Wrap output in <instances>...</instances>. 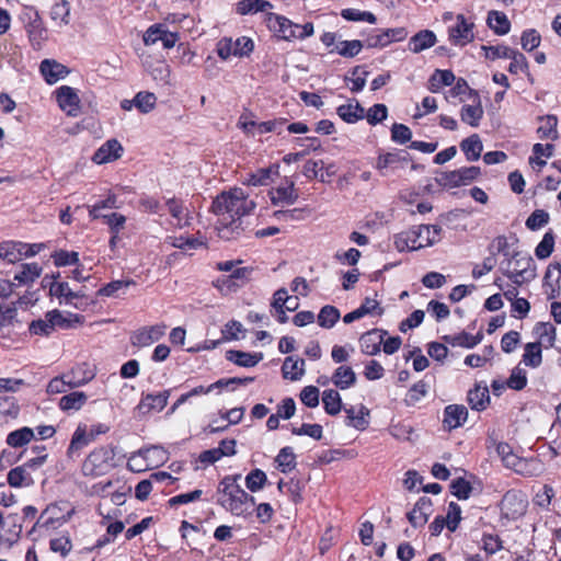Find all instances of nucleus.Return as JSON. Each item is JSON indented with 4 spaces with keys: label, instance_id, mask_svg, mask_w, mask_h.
Segmentation results:
<instances>
[{
    "label": "nucleus",
    "instance_id": "1",
    "mask_svg": "<svg viewBox=\"0 0 561 561\" xmlns=\"http://www.w3.org/2000/svg\"><path fill=\"white\" fill-rule=\"evenodd\" d=\"M210 211L217 217L216 230L220 239L230 241L242 234V218L245 216V195L242 188L236 187L217 195Z\"/></svg>",
    "mask_w": 561,
    "mask_h": 561
},
{
    "label": "nucleus",
    "instance_id": "2",
    "mask_svg": "<svg viewBox=\"0 0 561 561\" xmlns=\"http://www.w3.org/2000/svg\"><path fill=\"white\" fill-rule=\"evenodd\" d=\"M117 466V447L105 444L90 450L81 462L80 472L84 478L96 479L108 474Z\"/></svg>",
    "mask_w": 561,
    "mask_h": 561
},
{
    "label": "nucleus",
    "instance_id": "3",
    "mask_svg": "<svg viewBox=\"0 0 561 561\" xmlns=\"http://www.w3.org/2000/svg\"><path fill=\"white\" fill-rule=\"evenodd\" d=\"M241 480L240 473L226 476L218 486V503L237 516L243 515L245 512V491L240 484Z\"/></svg>",
    "mask_w": 561,
    "mask_h": 561
},
{
    "label": "nucleus",
    "instance_id": "4",
    "mask_svg": "<svg viewBox=\"0 0 561 561\" xmlns=\"http://www.w3.org/2000/svg\"><path fill=\"white\" fill-rule=\"evenodd\" d=\"M27 35L28 43L34 50L43 48L48 39V30L35 7L25 5L19 16Z\"/></svg>",
    "mask_w": 561,
    "mask_h": 561
},
{
    "label": "nucleus",
    "instance_id": "5",
    "mask_svg": "<svg viewBox=\"0 0 561 561\" xmlns=\"http://www.w3.org/2000/svg\"><path fill=\"white\" fill-rule=\"evenodd\" d=\"M528 502L520 491L508 490L500 503L501 517L506 520H518L527 513Z\"/></svg>",
    "mask_w": 561,
    "mask_h": 561
},
{
    "label": "nucleus",
    "instance_id": "6",
    "mask_svg": "<svg viewBox=\"0 0 561 561\" xmlns=\"http://www.w3.org/2000/svg\"><path fill=\"white\" fill-rule=\"evenodd\" d=\"M474 23L463 14L456 15V23L448 28L449 42L454 46H467L474 39Z\"/></svg>",
    "mask_w": 561,
    "mask_h": 561
},
{
    "label": "nucleus",
    "instance_id": "7",
    "mask_svg": "<svg viewBox=\"0 0 561 561\" xmlns=\"http://www.w3.org/2000/svg\"><path fill=\"white\" fill-rule=\"evenodd\" d=\"M56 102L68 116L77 117L81 112V101L75 88L61 85L54 91Z\"/></svg>",
    "mask_w": 561,
    "mask_h": 561
},
{
    "label": "nucleus",
    "instance_id": "8",
    "mask_svg": "<svg viewBox=\"0 0 561 561\" xmlns=\"http://www.w3.org/2000/svg\"><path fill=\"white\" fill-rule=\"evenodd\" d=\"M263 23L277 41H295L296 36L291 30V20L289 18L276 13H267L263 16Z\"/></svg>",
    "mask_w": 561,
    "mask_h": 561
},
{
    "label": "nucleus",
    "instance_id": "9",
    "mask_svg": "<svg viewBox=\"0 0 561 561\" xmlns=\"http://www.w3.org/2000/svg\"><path fill=\"white\" fill-rule=\"evenodd\" d=\"M410 161L411 154L404 150L379 151L374 167L380 175H387L388 170L398 169Z\"/></svg>",
    "mask_w": 561,
    "mask_h": 561
},
{
    "label": "nucleus",
    "instance_id": "10",
    "mask_svg": "<svg viewBox=\"0 0 561 561\" xmlns=\"http://www.w3.org/2000/svg\"><path fill=\"white\" fill-rule=\"evenodd\" d=\"M165 330L167 325L164 323L142 327L131 333L130 344L138 348L149 346L161 340L165 334Z\"/></svg>",
    "mask_w": 561,
    "mask_h": 561
},
{
    "label": "nucleus",
    "instance_id": "11",
    "mask_svg": "<svg viewBox=\"0 0 561 561\" xmlns=\"http://www.w3.org/2000/svg\"><path fill=\"white\" fill-rule=\"evenodd\" d=\"M409 32L404 26H398L397 28L379 30L377 33L369 34L366 38L367 47H386L391 45L392 42L404 41L408 37Z\"/></svg>",
    "mask_w": 561,
    "mask_h": 561
},
{
    "label": "nucleus",
    "instance_id": "12",
    "mask_svg": "<svg viewBox=\"0 0 561 561\" xmlns=\"http://www.w3.org/2000/svg\"><path fill=\"white\" fill-rule=\"evenodd\" d=\"M518 252L512 257L515 260V267L512 272H506L507 278L520 286L523 280H530L536 277V266L531 256L516 259Z\"/></svg>",
    "mask_w": 561,
    "mask_h": 561
},
{
    "label": "nucleus",
    "instance_id": "13",
    "mask_svg": "<svg viewBox=\"0 0 561 561\" xmlns=\"http://www.w3.org/2000/svg\"><path fill=\"white\" fill-rule=\"evenodd\" d=\"M298 197L299 193L294 181L286 180L285 183L270 190V199L275 206L293 205Z\"/></svg>",
    "mask_w": 561,
    "mask_h": 561
},
{
    "label": "nucleus",
    "instance_id": "14",
    "mask_svg": "<svg viewBox=\"0 0 561 561\" xmlns=\"http://www.w3.org/2000/svg\"><path fill=\"white\" fill-rule=\"evenodd\" d=\"M170 390H163L159 393L142 394L137 410L139 414L146 415L152 412H161L168 404Z\"/></svg>",
    "mask_w": 561,
    "mask_h": 561
},
{
    "label": "nucleus",
    "instance_id": "15",
    "mask_svg": "<svg viewBox=\"0 0 561 561\" xmlns=\"http://www.w3.org/2000/svg\"><path fill=\"white\" fill-rule=\"evenodd\" d=\"M433 513V503L431 497L422 496L416 500L412 511L407 514V518L412 527H423Z\"/></svg>",
    "mask_w": 561,
    "mask_h": 561
},
{
    "label": "nucleus",
    "instance_id": "16",
    "mask_svg": "<svg viewBox=\"0 0 561 561\" xmlns=\"http://www.w3.org/2000/svg\"><path fill=\"white\" fill-rule=\"evenodd\" d=\"M39 72L48 84H55L61 79H65L70 69L55 59H44L39 64Z\"/></svg>",
    "mask_w": 561,
    "mask_h": 561
},
{
    "label": "nucleus",
    "instance_id": "17",
    "mask_svg": "<svg viewBox=\"0 0 561 561\" xmlns=\"http://www.w3.org/2000/svg\"><path fill=\"white\" fill-rule=\"evenodd\" d=\"M245 279V267H239L230 275H222L214 280L213 285L222 295L234 293L238 288H241Z\"/></svg>",
    "mask_w": 561,
    "mask_h": 561
},
{
    "label": "nucleus",
    "instance_id": "18",
    "mask_svg": "<svg viewBox=\"0 0 561 561\" xmlns=\"http://www.w3.org/2000/svg\"><path fill=\"white\" fill-rule=\"evenodd\" d=\"M123 150L117 139H108L94 152L92 161L96 164L115 161L121 158Z\"/></svg>",
    "mask_w": 561,
    "mask_h": 561
},
{
    "label": "nucleus",
    "instance_id": "19",
    "mask_svg": "<svg viewBox=\"0 0 561 561\" xmlns=\"http://www.w3.org/2000/svg\"><path fill=\"white\" fill-rule=\"evenodd\" d=\"M92 442V438L88 434L87 425H78L66 450L67 458L75 459L76 457H79L81 450Z\"/></svg>",
    "mask_w": 561,
    "mask_h": 561
},
{
    "label": "nucleus",
    "instance_id": "20",
    "mask_svg": "<svg viewBox=\"0 0 561 561\" xmlns=\"http://www.w3.org/2000/svg\"><path fill=\"white\" fill-rule=\"evenodd\" d=\"M237 38L232 41L231 37H222L216 45V51L222 60H228L231 57H242L244 55L245 43L242 44V39Z\"/></svg>",
    "mask_w": 561,
    "mask_h": 561
},
{
    "label": "nucleus",
    "instance_id": "21",
    "mask_svg": "<svg viewBox=\"0 0 561 561\" xmlns=\"http://www.w3.org/2000/svg\"><path fill=\"white\" fill-rule=\"evenodd\" d=\"M336 114L340 119L347 124L357 123L365 117V108L357 100H350L347 104L336 107Z\"/></svg>",
    "mask_w": 561,
    "mask_h": 561
},
{
    "label": "nucleus",
    "instance_id": "22",
    "mask_svg": "<svg viewBox=\"0 0 561 561\" xmlns=\"http://www.w3.org/2000/svg\"><path fill=\"white\" fill-rule=\"evenodd\" d=\"M165 206L172 218L175 219V227L182 229L191 225L192 216L190 211L184 206L182 199L176 197H171L165 201Z\"/></svg>",
    "mask_w": 561,
    "mask_h": 561
},
{
    "label": "nucleus",
    "instance_id": "23",
    "mask_svg": "<svg viewBox=\"0 0 561 561\" xmlns=\"http://www.w3.org/2000/svg\"><path fill=\"white\" fill-rule=\"evenodd\" d=\"M468 416L469 412L466 407L458 405V403H451L444 409L443 422L449 430L458 428V426H461L467 422Z\"/></svg>",
    "mask_w": 561,
    "mask_h": 561
},
{
    "label": "nucleus",
    "instance_id": "24",
    "mask_svg": "<svg viewBox=\"0 0 561 561\" xmlns=\"http://www.w3.org/2000/svg\"><path fill=\"white\" fill-rule=\"evenodd\" d=\"M385 334H387L386 331L378 332V330L362 334L359 339L362 353L366 355L379 354Z\"/></svg>",
    "mask_w": 561,
    "mask_h": 561
},
{
    "label": "nucleus",
    "instance_id": "25",
    "mask_svg": "<svg viewBox=\"0 0 561 561\" xmlns=\"http://www.w3.org/2000/svg\"><path fill=\"white\" fill-rule=\"evenodd\" d=\"M420 232L417 238L419 249L433 245L442 240L443 227L437 225H420L416 226V233Z\"/></svg>",
    "mask_w": 561,
    "mask_h": 561
},
{
    "label": "nucleus",
    "instance_id": "26",
    "mask_svg": "<svg viewBox=\"0 0 561 561\" xmlns=\"http://www.w3.org/2000/svg\"><path fill=\"white\" fill-rule=\"evenodd\" d=\"M437 43V36L431 30H423L416 32L414 36L410 37L409 49L413 54H420L422 50L435 46Z\"/></svg>",
    "mask_w": 561,
    "mask_h": 561
},
{
    "label": "nucleus",
    "instance_id": "27",
    "mask_svg": "<svg viewBox=\"0 0 561 561\" xmlns=\"http://www.w3.org/2000/svg\"><path fill=\"white\" fill-rule=\"evenodd\" d=\"M420 232L416 233V226L393 236V244L397 251H415L419 250L417 238Z\"/></svg>",
    "mask_w": 561,
    "mask_h": 561
},
{
    "label": "nucleus",
    "instance_id": "28",
    "mask_svg": "<svg viewBox=\"0 0 561 561\" xmlns=\"http://www.w3.org/2000/svg\"><path fill=\"white\" fill-rule=\"evenodd\" d=\"M93 374L90 371L85 377L79 380L69 379L66 380L65 377H68V375H65L62 377H55L53 378L48 385H47V393L49 394H57L62 393L67 390V388H76L81 385H84L89 380L93 378Z\"/></svg>",
    "mask_w": 561,
    "mask_h": 561
},
{
    "label": "nucleus",
    "instance_id": "29",
    "mask_svg": "<svg viewBox=\"0 0 561 561\" xmlns=\"http://www.w3.org/2000/svg\"><path fill=\"white\" fill-rule=\"evenodd\" d=\"M20 411L19 400L14 396H0V426L15 420Z\"/></svg>",
    "mask_w": 561,
    "mask_h": 561
},
{
    "label": "nucleus",
    "instance_id": "30",
    "mask_svg": "<svg viewBox=\"0 0 561 561\" xmlns=\"http://www.w3.org/2000/svg\"><path fill=\"white\" fill-rule=\"evenodd\" d=\"M357 377L355 371L350 365H340L336 369L333 370L331 381L332 383L340 389H347L353 387L356 383Z\"/></svg>",
    "mask_w": 561,
    "mask_h": 561
},
{
    "label": "nucleus",
    "instance_id": "31",
    "mask_svg": "<svg viewBox=\"0 0 561 561\" xmlns=\"http://www.w3.org/2000/svg\"><path fill=\"white\" fill-rule=\"evenodd\" d=\"M486 24L493 33L505 35L511 31L512 24L503 11L491 10L486 15Z\"/></svg>",
    "mask_w": 561,
    "mask_h": 561
},
{
    "label": "nucleus",
    "instance_id": "32",
    "mask_svg": "<svg viewBox=\"0 0 561 561\" xmlns=\"http://www.w3.org/2000/svg\"><path fill=\"white\" fill-rule=\"evenodd\" d=\"M24 242L8 240L0 243V257L8 263H16L23 259Z\"/></svg>",
    "mask_w": 561,
    "mask_h": 561
},
{
    "label": "nucleus",
    "instance_id": "33",
    "mask_svg": "<svg viewBox=\"0 0 561 561\" xmlns=\"http://www.w3.org/2000/svg\"><path fill=\"white\" fill-rule=\"evenodd\" d=\"M467 400L471 409L477 411L485 410L490 403L488 386L474 385V387L468 391Z\"/></svg>",
    "mask_w": 561,
    "mask_h": 561
},
{
    "label": "nucleus",
    "instance_id": "34",
    "mask_svg": "<svg viewBox=\"0 0 561 561\" xmlns=\"http://www.w3.org/2000/svg\"><path fill=\"white\" fill-rule=\"evenodd\" d=\"M482 340V333L470 334L468 332H460L457 334L443 335V341L451 346H461L466 348H472L478 345Z\"/></svg>",
    "mask_w": 561,
    "mask_h": 561
},
{
    "label": "nucleus",
    "instance_id": "35",
    "mask_svg": "<svg viewBox=\"0 0 561 561\" xmlns=\"http://www.w3.org/2000/svg\"><path fill=\"white\" fill-rule=\"evenodd\" d=\"M473 105H463L460 111L461 121L470 126H479L483 116V107L478 93V99H472Z\"/></svg>",
    "mask_w": 561,
    "mask_h": 561
},
{
    "label": "nucleus",
    "instance_id": "36",
    "mask_svg": "<svg viewBox=\"0 0 561 561\" xmlns=\"http://www.w3.org/2000/svg\"><path fill=\"white\" fill-rule=\"evenodd\" d=\"M277 489L280 492H286L289 500L294 504H301L302 503V491L305 489L304 483H301L300 480H296V478H290L287 482H284V480H280L277 483Z\"/></svg>",
    "mask_w": 561,
    "mask_h": 561
},
{
    "label": "nucleus",
    "instance_id": "37",
    "mask_svg": "<svg viewBox=\"0 0 561 561\" xmlns=\"http://www.w3.org/2000/svg\"><path fill=\"white\" fill-rule=\"evenodd\" d=\"M48 321L51 324L53 332L58 329H70L73 328L76 323L81 322V316L79 314H70L69 317H65L58 309H54L47 311Z\"/></svg>",
    "mask_w": 561,
    "mask_h": 561
},
{
    "label": "nucleus",
    "instance_id": "38",
    "mask_svg": "<svg viewBox=\"0 0 561 561\" xmlns=\"http://www.w3.org/2000/svg\"><path fill=\"white\" fill-rule=\"evenodd\" d=\"M283 377L290 380H298L305 373V360L301 357L287 356L283 363Z\"/></svg>",
    "mask_w": 561,
    "mask_h": 561
},
{
    "label": "nucleus",
    "instance_id": "39",
    "mask_svg": "<svg viewBox=\"0 0 561 561\" xmlns=\"http://www.w3.org/2000/svg\"><path fill=\"white\" fill-rule=\"evenodd\" d=\"M534 333L537 334L540 342V347L545 346L550 348L554 346L557 341L556 327L548 322H539L534 327Z\"/></svg>",
    "mask_w": 561,
    "mask_h": 561
},
{
    "label": "nucleus",
    "instance_id": "40",
    "mask_svg": "<svg viewBox=\"0 0 561 561\" xmlns=\"http://www.w3.org/2000/svg\"><path fill=\"white\" fill-rule=\"evenodd\" d=\"M460 147L467 160L476 161L481 158L483 146L479 135L474 134L462 139Z\"/></svg>",
    "mask_w": 561,
    "mask_h": 561
},
{
    "label": "nucleus",
    "instance_id": "41",
    "mask_svg": "<svg viewBox=\"0 0 561 561\" xmlns=\"http://www.w3.org/2000/svg\"><path fill=\"white\" fill-rule=\"evenodd\" d=\"M35 437L34 430L23 426L7 435L5 443L12 448H21L27 445Z\"/></svg>",
    "mask_w": 561,
    "mask_h": 561
},
{
    "label": "nucleus",
    "instance_id": "42",
    "mask_svg": "<svg viewBox=\"0 0 561 561\" xmlns=\"http://www.w3.org/2000/svg\"><path fill=\"white\" fill-rule=\"evenodd\" d=\"M88 396L83 391H73L65 394L59 400V409L65 412L78 411L87 402Z\"/></svg>",
    "mask_w": 561,
    "mask_h": 561
},
{
    "label": "nucleus",
    "instance_id": "43",
    "mask_svg": "<svg viewBox=\"0 0 561 561\" xmlns=\"http://www.w3.org/2000/svg\"><path fill=\"white\" fill-rule=\"evenodd\" d=\"M276 469L282 473H289L297 466L296 455L290 446H284L275 458Z\"/></svg>",
    "mask_w": 561,
    "mask_h": 561
},
{
    "label": "nucleus",
    "instance_id": "44",
    "mask_svg": "<svg viewBox=\"0 0 561 561\" xmlns=\"http://www.w3.org/2000/svg\"><path fill=\"white\" fill-rule=\"evenodd\" d=\"M42 270L38 263H24L21 265V271L14 275V280L20 285L32 284L41 276Z\"/></svg>",
    "mask_w": 561,
    "mask_h": 561
},
{
    "label": "nucleus",
    "instance_id": "45",
    "mask_svg": "<svg viewBox=\"0 0 561 561\" xmlns=\"http://www.w3.org/2000/svg\"><path fill=\"white\" fill-rule=\"evenodd\" d=\"M430 391V385L421 379L416 383L412 385L407 391L403 402L407 407H415L417 402L427 397Z\"/></svg>",
    "mask_w": 561,
    "mask_h": 561
},
{
    "label": "nucleus",
    "instance_id": "46",
    "mask_svg": "<svg viewBox=\"0 0 561 561\" xmlns=\"http://www.w3.org/2000/svg\"><path fill=\"white\" fill-rule=\"evenodd\" d=\"M522 362L529 368H538L542 363L540 342H528L522 356Z\"/></svg>",
    "mask_w": 561,
    "mask_h": 561
},
{
    "label": "nucleus",
    "instance_id": "47",
    "mask_svg": "<svg viewBox=\"0 0 561 561\" xmlns=\"http://www.w3.org/2000/svg\"><path fill=\"white\" fill-rule=\"evenodd\" d=\"M346 412V425L353 426V428H356L358 431H365L368 427V420L367 415H369V410L362 405L355 414L354 408H350L345 410Z\"/></svg>",
    "mask_w": 561,
    "mask_h": 561
},
{
    "label": "nucleus",
    "instance_id": "48",
    "mask_svg": "<svg viewBox=\"0 0 561 561\" xmlns=\"http://www.w3.org/2000/svg\"><path fill=\"white\" fill-rule=\"evenodd\" d=\"M322 403L327 414L336 415L341 413L342 399L340 392L329 388L322 392Z\"/></svg>",
    "mask_w": 561,
    "mask_h": 561
},
{
    "label": "nucleus",
    "instance_id": "49",
    "mask_svg": "<svg viewBox=\"0 0 561 561\" xmlns=\"http://www.w3.org/2000/svg\"><path fill=\"white\" fill-rule=\"evenodd\" d=\"M169 243L176 249L181 250H195L201 247L207 248V242L205 238L199 237H169Z\"/></svg>",
    "mask_w": 561,
    "mask_h": 561
},
{
    "label": "nucleus",
    "instance_id": "50",
    "mask_svg": "<svg viewBox=\"0 0 561 561\" xmlns=\"http://www.w3.org/2000/svg\"><path fill=\"white\" fill-rule=\"evenodd\" d=\"M358 453L354 449H328L318 455L319 463H330L341 459H354Z\"/></svg>",
    "mask_w": 561,
    "mask_h": 561
},
{
    "label": "nucleus",
    "instance_id": "51",
    "mask_svg": "<svg viewBox=\"0 0 561 561\" xmlns=\"http://www.w3.org/2000/svg\"><path fill=\"white\" fill-rule=\"evenodd\" d=\"M50 295L56 296L57 298H64L65 302L68 305H73L78 308V305L75 302V299L80 298L79 293H75L69 287L67 282L53 283L49 288Z\"/></svg>",
    "mask_w": 561,
    "mask_h": 561
},
{
    "label": "nucleus",
    "instance_id": "52",
    "mask_svg": "<svg viewBox=\"0 0 561 561\" xmlns=\"http://www.w3.org/2000/svg\"><path fill=\"white\" fill-rule=\"evenodd\" d=\"M70 2L68 0H58L50 9V19L59 25L70 23Z\"/></svg>",
    "mask_w": 561,
    "mask_h": 561
},
{
    "label": "nucleus",
    "instance_id": "53",
    "mask_svg": "<svg viewBox=\"0 0 561 561\" xmlns=\"http://www.w3.org/2000/svg\"><path fill=\"white\" fill-rule=\"evenodd\" d=\"M456 76L450 69H436L430 78L431 91L437 92L443 85H453Z\"/></svg>",
    "mask_w": 561,
    "mask_h": 561
},
{
    "label": "nucleus",
    "instance_id": "54",
    "mask_svg": "<svg viewBox=\"0 0 561 561\" xmlns=\"http://www.w3.org/2000/svg\"><path fill=\"white\" fill-rule=\"evenodd\" d=\"M541 124L537 129L538 137L541 139H556L558 138V118L554 115H547L540 118Z\"/></svg>",
    "mask_w": 561,
    "mask_h": 561
},
{
    "label": "nucleus",
    "instance_id": "55",
    "mask_svg": "<svg viewBox=\"0 0 561 561\" xmlns=\"http://www.w3.org/2000/svg\"><path fill=\"white\" fill-rule=\"evenodd\" d=\"M341 318V311L333 305H325L318 314V324L322 328H332Z\"/></svg>",
    "mask_w": 561,
    "mask_h": 561
},
{
    "label": "nucleus",
    "instance_id": "56",
    "mask_svg": "<svg viewBox=\"0 0 561 561\" xmlns=\"http://www.w3.org/2000/svg\"><path fill=\"white\" fill-rule=\"evenodd\" d=\"M449 490L458 500H467L470 499L473 488L471 482L466 480V478L458 477L450 482Z\"/></svg>",
    "mask_w": 561,
    "mask_h": 561
},
{
    "label": "nucleus",
    "instance_id": "57",
    "mask_svg": "<svg viewBox=\"0 0 561 561\" xmlns=\"http://www.w3.org/2000/svg\"><path fill=\"white\" fill-rule=\"evenodd\" d=\"M310 214V209L308 206L304 207H294L293 209H282L274 211V216L277 220L283 221H299L305 220L306 217Z\"/></svg>",
    "mask_w": 561,
    "mask_h": 561
},
{
    "label": "nucleus",
    "instance_id": "58",
    "mask_svg": "<svg viewBox=\"0 0 561 561\" xmlns=\"http://www.w3.org/2000/svg\"><path fill=\"white\" fill-rule=\"evenodd\" d=\"M157 104V96L152 92L140 91L134 98V105L140 113L151 112Z\"/></svg>",
    "mask_w": 561,
    "mask_h": 561
},
{
    "label": "nucleus",
    "instance_id": "59",
    "mask_svg": "<svg viewBox=\"0 0 561 561\" xmlns=\"http://www.w3.org/2000/svg\"><path fill=\"white\" fill-rule=\"evenodd\" d=\"M130 285H135V280L133 279H117L112 280L104 286H102L98 291L96 296L99 297H115L118 290L123 288H127Z\"/></svg>",
    "mask_w": 561,
    "mask_h": 561
},
{
    "label": "nucleus",
    "instance_id": "60",
    "mask_svg": "<svg viewBox=\"0 0 561 561\" xmlns=\"http://www.w3.org/2000/svg\"><path fill=\"white\" fill-rule=\"evenodd\" d=\"M364 45L360 39L340 41L335 46V50L343 57H354L360 54Z\"/></svg>",
    "mask_w": 561,
    "mask_h": 561
},
{
    "label": "nucleus",
    "instance_id": "61",
    "mask_svg": "<svg viewBox=\"0 0 561 561\" xmlns=\"http://www.w3.org/2000/svg\"><path fill=\"white\" fill-rule=\"evenodd\" d=\"M511 62L508 65L507 70L511 73H518V72H528L529 66L528 61L524 54L518 51V49L512 48L510 56H508Z\"/></svg>",
    "mask_w": 561,
    "mask_h": 561
},
{
    "label": "nucleus",
    "instance_id": "62",
    "mask_svg": "<svg viewBox=\"0 0 561 561\" xmlns=\"http://www.w3.org/2000/svg\"><path fill=\"white\" fill-rule=\"evenodd\" d=\"M553 247L554 236L552 230H549L543 234L540 243L536 245L535 255L540 260L547 259L552 255Z\"/></svg>",
    "mask_w": 561,
    "mask_h": 561
},
{
    "label": "nucleus",
    "instance_id": "63",
    "mask_svg": "<svg viewBox=\"0 0 561 561\" xmlns=\"http://www.w3.org/2000/svg\"><path fill=\"white\" fill-rule=\"evenodd\" d=\"M57 267L79 264V253L76 251L58 250L51 255Z\"/></svg>",
    "mask_w": 561,
    "mask_h": 561
},
{
    "label": "nucleus",
    "instance_id": "64",
    "mask_svg": "<svg viewBox=\"0 0 561 561\" xmlns=\"http://www.w3.org/2000/svg\"><path fill=\"white\" fill-rule=\"evenodd\" d=\"M278 168L279 167L277 164H274V165H270L268 168L259 169L256 173L250 174V176L248 179V184H252V185L267 184L271 176L273 174L278 173Z\"/></svg>",
    "mask_w": 561,
    "mask_h": 561
}]
</instances>
